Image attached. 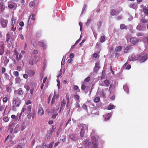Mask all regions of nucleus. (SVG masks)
Here are the masks:
<instances>
[{
  "label": "nucleus",
  "instance_id": "obj_1",
  "mask_svg": "<svg viewBox=\"0 0 148 148\" xmlns=\"http://www.w3.org/2000/svg\"><path fill=\"white\" fill-rule=\"evenodd\" d=\"M147 58V54L144 53L140 54V55H136L135 57L136 60H139L140 62H145Z\"/></svg>",
  "mask_w": 148,
  "mask_h": 148
},
{
  "label": "nucleus",
  "instance_id": "obj_2",
  "mask_svg": "<svg viewBox=\"0 0 148 148\" xmlns=\"http://www.w3.org/2000/svg\"><path fill=\"white\" fill-rule=\"evenodd\" d=\"M59 105H56L55 107H54L53 109L52 113L54 114L52 115L51 117L53 119L56 118V116L58 115V111L59 109Z\"/></svg>",
  "mask_w": 148,
  "mask_h": 148
},
{
  "label": "nucleus",
  "instance_id": "obj_3",
  "mask_svg": "<svg viewBox=\"0 0 148 148\" xmlns=\"http://www.w3.org/2000/svg\"><path fill=\"white\" fill-rule=\"evenodd\" d=\"M13 103L15 105L16 107H19L21 103V100L18 97H14L13 99Z\"/></svg>",
  "mask_w": 148,
  "mask_h": 148
},
{
  "label": "nucleus",
  "instance_id": "obj_4",
  "mask_svg": "<svg viewBox=\"0 0 148 148\" xmlns=\"http://www.w3.org/2000/svg\"><path fill=\"white\" fill-rule=\"evenodd\" d=\"M38 44L43 49H46L47 48L46 44L43 40H41L38 42Z\"/></svg>",
  "mask_w": 148,
  "mask_h": 148
},
{
  "label": "nucleus",
  "instance_id": "obj_5",
  "mask_svg": "<svg viewBox=\"0 0 148 148\" xmlns=\"http://www.w3.org/2000/svg\"><path fill=\"white\" fill-rule=\"evenodd\" d=\"M8 22L7 20L2 18L1 22V24L2 27L3 28L6 27L7 26Z\"/></svg>",
  "mask_w": 148,
  "mask_h": 148
},
{
  "label": "nucleus",
  "instance_id": "obj_6",
  "mask_svg": "<svg viewBox=\"0 0 148 148\" xmlns=\"http://www.w3.org/2000/svg\"><path fill=\"white\" fill-rule=\"evenodd\" d=\"M16 4L12 1H9L8 2V6L9 8L12 9L16 5Z\"/></svg>",
  "mask_w": 148,
  "mask_h": 148
},
{
  "label": "nucleus",
  "instance_id": "obj_7",
  "mask_svg": "<svg viewBox=\"0 0 148 148\" xmlns=\"http://www.w3.org/2000/svg\"><path fill=\"white\" fill-rule=\"evenodd\" d=\"M35 16V14H33L29 16L28 21V24L29 25H31L32 22H29L30 21V19H31V20L34 21L35 20V18L34 17Z\"/></svg>",
  "mask_w": 148,
  "mask_h": 148
},
{
  "label": "nucleus",
  "instance_id": "obj_8",
  "mask_svg": "<svg viewBox=\"0 0 148 148\" xmlns=\"http://www.w3.org/2000/svg\"><path fill=\"white\" fill-rule=\"evenodd\" d=\"M66 99H67L68 102H67V103L66 104V110H67L68 113L69 114V112L70 110L71 106H70V105L68 103V102H69V98L68 97L67 98V95H66Z\"/></svg>",
  "mask_w": 148,
  "mask_h": 148
},
{
  "label": "nucleus",
  "instance_id": "obj_9",
  "mask_svg": "<svg viewBox=\"0 0 148 148\" xmlns=\"http://www.w3.org/2000/svg\"><path fill=\"white\" fill-rule=\"evenodd\" d=\"M129 7L130 8L136 10L138 8V6L136 3L132 2L130 4Z\"/></svg>",
  "mask_w": 148,
  "mask_h": 148
},
{
  "label": "nucleus",
  "instance_id": "obj_10",
  "mask_svg": "<svg viewBox=\"0 0 148 148\" xmlns=\"http://www.w3.org/2000/svg\"><path fill=\"white\" fill-rule=\"evenodd\" d=\"M130 42L134 45H135L138 42V40L136 38L133 37L131 38L130 40Z\"/></svg>",
  "mask_w": 148,
  "mask_h": 148
},
{
  "label": "nucleus",
  "instance_id": "obj_11",
  "mask_svg": "<svg viewBox=\"0 0 148 148\" xmlns=\"http://www.w3.org/2000/svg\"><path fill=\"white\" fill-rule=\"evenodd\" d=\"M38 115L41 116L44 114V112L43 108L42 107L39 108L38 112Z\"/></svg>",
  "mask_w": 148,
  "mask_h": 148
},
{
  "label": "nucleus",
  "instance_id": "obj_12",
  "mask_svg": "<svg viewBox=\"0 0 148 148\" xmlns=\"http://www.w3.org/2000/svg\"><path fill=\"white\" fill-rule=\"evenodd\" d=\"M112 115L111 113H109L107 114L104 115L103 117L105 121H108Z\"/></svg>",
  "mask_w": 148,
  "mask_h": 148
},
{
  "label": "nucleus",
  "instance_id": "obj_13",
  "mask_svg": "<svg viewBox=\"0 0 148 148\" xmlns=\"http://www.w3.org/2000/svg\"><path fill=\"white\" fill-rule=\"evenodd\" d=\"M70 137L72 140L73 141H75L77 139V135L75 134H72L70 135Z\"/></svg>",
  "mask_w": 148,
  "mask_h": 148
},
{
  "label": "nucleus",
  "instance_id": "obj_14",
  "mask_svg": "<svg viewBox=\"0 0 148 148\" xmlns=\"http://www.w3.org/2000/svg\"><path fill=\"white\" fill-rule=\"evenodd\" d=\"M52 131L48 132L45 136V139H49L50 138V136L52 135Z\"/></svg>",
  "mask_w": 148,
  "mask_h": 148
},
{
  "label": "nucleus",
  "instance_id": "obj_15",
  "mask_svg": "<svg viewBox=\"0 0 148 148\" xmlns=\"http://www.w3.org/2000/svg\"><path fill=\"white\" fill-rule=\"evenodd\" d=\"M28 75L30 76H33L35 74V72L33 70H30L28 71L27 72Z\"/></svg>",
  "mask_w": 148,
  "mask_h": 148
},
{
  "label": "nucleus",
  "instance_id": "obj_16",
  "mask_svg": "<svg viewBox=\"0 0 148 148\" xmlns=\"http://www.w3.org/2000/svg\"><path fill=\"white\" fill-rule=\"evenodd\" d=\"M132 46H129L126 47L124 49V52L125 53H128L132 49Z\"/></svg>",
  "mask_w": 148,
  "mask_h": 148
},
{
  "label": "nucleus",
  "instance_id": "obj_17",
  "mask_svg": "<svg viewBox=\"0 0 148 148\" xmlns=\"http://www.w3.org/2000/svg\"><path fill=\"white\" fill-rule=\"evenodd\" d=\"M14 55L15 56H16V60L17 61L19 60H20V58H18V54H19L18 53V52L16 50H15L14 51Z\"/></svg>",
  "mask_w": 148,
  "mask_h": 148
},
{
  "label": "nucleus",
  "instance_id": "obj_18",
  "mask_svg": "<svg viewBox=\"0 0 148 148\" xmlns=\"http://www.w3.org/2000/svg\"><path fill=\"white\" fill-rule=\"evenodd\" d=\"M115 88V86L113 84H111L109 88V91L110 93H111L112 90Z\"/></svg>",
  "mask_w": 148,
  "mask_h": 148
},
{
  "label": "nucleus",
  "instance_id": "obj_19",
  "mask_svg": "<svg viewBox=\"0 0 148 148\" xmlns=\"http://www.w3.org/2000/svg\"><path fill=\"white\" fill-rule=\"evenodd\" d=\"M106 38L105 36H101L99 39V41L100 42L103 43L105 41Z\"/></svg>",
  "mask_w": 148,
  "mask_h": 148
},
{
  "label": "nucleus",
  "instance_id": "obj_20",
  "mask_svg": "<svg viewBox=\"0 0 148 148\" xmlns=\"http://www.w3.org/2000/svg\"><path fill=\"white\" fill-rule=\"evenodd\" d=\"M27 117L28 119H30L32 117V118L34 119V116L33 115H32L31 112H29V113L27 115Z\"/></svg>",
  "mask_w": 148,
  "mask_h": 148
},
{
  "label": "nucleus",
  "instance_id": "obj_21",
  "mask_svg": "<svg viewBox=\"0 0 148 148\" xmlns=\"http://www.w3.org/2000/svg\"><path fill=\"white\" fill-rule=\"evenodd\" d=\"M85 134V130H84L83 128H82L81 132L80 133V136L81 137H83L84 136Z\"/></svg>",
  "mask_w": 148,
  "mask_h": 148
},
{
  "label": "nucleus",
  "instance_id": "obj_22",
  "mask_svg": "<svg viewBox=\"0 0 148 148\" xmlns=\"http://www.w3.org/2000/svg\"><path fill=\"white\" fill-rule=\"evenodd\" d=\"M120 28L121 29H127V27L124 24H122L120 25Z\"/></svg>",
  "mask_w": 148,
  "mask_h": 148
},
{
  "label": "nucleus",
  "instance_id": "obj_23",
  "mask_svg": "<svg viewBox=\"0 0 148 148\" xmlns=\"http://www.w3.org/2000/svg\"><path fill=\"white\" fill-rule=\"evenodd\" d=\"M100 64L99 63V62H97L96 63L95 66V68L94 69L95 70L96 69V68H97L98 69L97 70H98L100 68V66H99Z\"/></svg>",
  "mask_w": 148,
  "mask_h": 148
},
{
  "label": "nucleus",
  "instance_id": "obj_24",
  "mask_svg": "<svg viewBox=\"0 0 148 148\" xmlns=\"http://www.w3.org/2000/svg\"><path fill=\"white\" fill-rule=\"evenodd\" d=\"M0 9L2 12H3L5 10L4 5L2 3L0 4Z\"/></svg>",
  "mask_w": 148,
  "mask_h": 148
},
{
  "label": "nucleus",
  "instance_id": "obj_25",
  "mask_svg": "<svg viewBox=\"0 0 148 148\" xmlns=\"http://www.w3.org/2000/svg\"><path fill=\"white\" fill-rule=\"evenodd\" d=\"M104 83L105 84L106 86L108 87L110 85V82L108 80L106 79L104 81Z\"/></svg>",
  "mask_w": 148,
  "mask_h": 148
},
{
  "label": "nucleus",
  "instance_id": "obj_26",
  "mask_svg": "<svg viewBox=\"0 0 148 148\" xmlns=\"http://www.w3.org/2000/svg\"><path fill=\"white\" fill-rule=\"evenodd\" d=\"M123 89L127 93L129 92V90L128 87L126 85H124L123 86Z\"/></svg>",
  "mask_w": 148,
  "mask_h": 148
},
{
  "label": "nucleus",
  "instance_id": "obj_27",
  "mask_svg": "<svg viewBox=\"0 0 148 148\" xmlns=\"http://www.w3.org/2000/svg\"><path fill=\"white\" fill-rule=\"evenodd\" d=\"M88 126L87 125L85 124H83L82 125V128H83L84 130H85V129H86L87 131H88Z\"/></svg>",
  "mask_w": 148,
  "mask_h": 148
},
{
  "label": "nucleus",
  "instance_id": "obj_28",
  "mask_svg": "<svg viewBox=\"0 0 148 148\" xmlns=\"http://www.w3.org/2000/svg\"><path fill=\"white\" fill-rule=\"evenodd\" d=\"M122 48L121 46L117 47L116 48L115 50L116 51H121Z\"/></svg>",
  "mask_w": 148,
  "mask_h": 148
},
{
  "label": "nucleus",
  "instance_id": "obj_29",
  "mask_svg": "<svg viewBox=\"0 0 148 148\" xmlns=\"http://www.w3.org/2000/svg\"><path fill=\"white\" fill-rule=\"evenodd\" d=\"M110 13L112 15L114 16L116 14V10L114 9H112L111 10Z\"/></svg>",
  "mask_w": 148,
  "mask_h": 148
},
{
  "label": "nucleus",
  "instance_id": "obj_30",
  "mask_svg": "<svg viewBox=\"0 0 148 148\" xmlns=\"http://www.w3.org/2000/svg\"><path fill=\"white\" fill-rule=\"evenodd\" d=\"M81 88V89L83 90H84L86 88L88 89L90 88L88 86H86L84 84H82V85Z\"/></svg>",
  "mask_w": 148,
  "mask_h": 148
},
{
  "label": "nucleus",
  "instance_id": "obj_31",
  "mask_svg": "<svg viewBox=\"0 0 148 148\" xmlns=\"http://www.w3.org/2000/svg\"><path fill=\"white\" fill-rule=\"evenodd\" d=\"M115 106H114L113 105L110 104L109 106H108V110H110L114 108Z\"/></svg>",
  "mask_w": 148,
  "mask_h": 148
},
{
  "label": "nucleus",
  "instance_id": "obj_32",
  "mask_svg": "<svg viewBox=\"0 0 148 148\" xmlns=\"http://www.w3.org/2000/svg\"><path fill=\"white\" fill-rule=\"evenodd\" d=\"M66 103V102L65 100L63 99L61 103V106L62 107H63L65 106Z\"/></svg>",
  "mask_w": 148,
  "mask_h": 148
},
{
  "label": "nucleus",
  "instance_id": "obj_33",
  "mask_svg": "<svg viewBox=\"0 0 148 148\" xmlns=\"http://www.w3.org/2000/svg\"><path fill=\"white\" fill-rule=\"evenodd\" d=\"M135 56H134V55H132L129 58V60L130 61H132L134 60H136L135 58Z\"/></svg>",
  "mask_w": 148,
  "mask_h": 148
},
{
  "label": "nucleus",
  "instance_id": "obj_34",
  "mask_svg": "<svg viewBox=\"0 0 148 148\" xmlns=\"http://www.w3.org/2000/svg\"><path fill=\"white\" fill-rule=\"evenodd\" d=\"M18 93L19 95H21L23 94V91L21 88H20L18 90Z\"/></svg>",
  "mask_w": 148,
  "mask_h": 148
},
{
  "label": "nucleus",
  "instance_id": "obj_35",
  "mask_svg": "<svg viewBox=\"0 0 148 148\" xmlns=\"http://www.w3.org/2000/svg\"><path fill=\"white\" fill-rule=\"evenodd\" d=\"M32 107L31 105H28L27 107V110L28 112H30L31 111Z\"/></svg>",
  "mask_w": 148,
  "mask_h": 148
},
{
  "label": "nucleus",
  "instance_id": "obj_36",
  "mask_svg": "<svg viewBox=\"0 0 148 148\" xmlns=\"http://www.w3.org/2000/svg\"><path fill=\"white\" fill-rule=\"evenodd\" d=\"M16 19L13 16L12 18V24H14V25H15V23L16 21Z\"/></svg>",
  "mask_w": 148,
  "mask_h": 148
},
{
  "label": "nucleus",
  "instance_id": "obj_37",
  "mask_svg": "<svg viewBox=\"0 0 148 148\" xmlns=\"http://www.w3.org/2000/svg\"><path fill=\"white\" fill-rule=\"evenodd\" d=\"M4 52V49L2 47H1L0 49V55H3Z\"/></svg>",
  "mask_w": 148,
  "mask_h": 148
},
{
  "label": "nucleus",
  "instance_id": "obj_38",
  "mask_svg": "<svg viewBox=\"0 0 148 148\" xmlns=\"http://www.w3.org/2000/svg\"><path fill=\"white\" fill-rule=\"evenodd\" d=\"M143 10L144 12L147 14V15H148V9H147L146 8H144L143 9Z\"/></svg>",
  "mask_w": 148,
  "mask_h": 148
},
{
  "label": "nucleus",
  "instance_id": "obj_39",
  "mask_svg": "<svg viewBox=\"0 0 148 148\" xmlns=\"http://www.w3.org/2000/svg\"><path fill=\"white\" fill-rule=\"evenodd\" d=\"M100 100V98L99 97H96L94 99V102L95 103L98 102Z\"/></svg>",
  "mask_w": 148,
  "mask_h": 148
},
{
  "label": "nucleus",
  "instance_id": "obj_40",
  "mask_svg": "<svg viewBox=\"0 0 148 148\" xmlns=\"http://www.w3.org/2000/svg\"><path fill=\"white\" fill-rule=\"evenodd\" d=\"M55 95V93H54V96H53V97L52 99V100H51V102L52 105L54 103L55 101V96H54Z\"/></svg>",
  "mask_w": 148,
  "mask_h": 148
},
{
  "label": "nucleus",
  "instance_id": "obj_41",
  "mask_svg": "<svg viewBox=\"0 0 148 148\" xmlns=\"http://www.w3.org/2000/svg\"><path fill=\"white\" fill-rule=\"evenodd\" d=\"M34 59L32 58H31L29 60V64L31 65H32L33 64Z\"/></svg>",
  "mask_w": 148,
  "mask_h": 148
},
{
  "label": "nucleus",
  "instance_id": "obj_42",
  "mask_svg": "<svg viewBox=\"0 0 148 148\" xmlns=\"http://www.w3.org/2000/svg\"><path fill=\"white\" fill-rule=\"evenodd\" d=\"M54 143V142H51L48 145V148H52Z\"/></svg>",
  "mask_w": 148,
  "mask_h": 148
},
{
  "label": "nucleus",
  "instance_id": "obj_43",
  "mask_svg": "<svg viewBox=\"0 0 148 148\" xmlns=\"http://www.w3.org/2000/svg\"><path fill=\"white\" fill-rule=\"evenodd\" d=\"M12 28H11V30L13 32H14L16 29V27H14V24H12Z\"/></svg>",
  "mask_w": 148,
  "mask_h": 148
},
{
  "label": "nucleus",
  "instance_id": "obj_44",
  "mask_svg": "<svg viewBox=\"0 0 148 148\" xmlns=\"http://www.w3.org/2000/svg\"><path fill=\"white\" fill-rule=\"evenodd\" d=\"M4 75H5V78L6 79L9 80V76L7 73H4Z\"/></svg>",
  "mask_w": 148,
  "mask_h": 148
},
{
  "label": "nucleus",
  "instance_id": "obj_45",
  "mask_svg": "<svg viewBox=\"0 0 148 148\" xmlns=\"http://www.w3.org/2000/svg\"><path fill=\"white\" fill-rule=\"evenodd\" d=\"M35 4V3L33 1H31L29 3V5L31 7H32L34 6Z\"/></svg>",
  "mask_w": 148,
  "mask_h": 148
},
{
  "label": "nucleus",
  "instance_id": "obj_46",
  "mask_svg": "<svg viewBox=\"0 0 148 148\" xmlns=\"http://www.w3.org/2000/svg\"><path fill=\"white\" fill-rule=\"evenodd\" d=\"M90 79V78L89 76H88L85 79L84 81L87 82H88Z\"/></svg>",
  "mask_w": 148,
  "mask_h": 148
},
{
  "label": "nucleus",
  "instance_id": "obj_47",
  "mask_svg": "<svg viewBox=\"0 0 148 148\" xmlns=\"http://www.w3.org/2000/svg\"><path fill=\"white\" fill-rule=\"evenodd\" d=\"M3 119V120L5 122H8L9 121V118L7 116L4 117Z\"/></svg>",
  "mask_w": 148,
  "mask_h": 148
},
{
  "label": "nucleus",
  "instance_id": "obj_48",
  "mask_svg": "<svg viewBox=\"0 0 148 148\" xmlns=\"http://www.w3.org/2000/svg\"><path fill=\"white\" fill-rule=\"evenodd\" d=\"M24 87L26 89V90L27 91L30 90V87L29 86L27 85H25L24 86Z\"/></svg>",
  "mask_w": 148,
  "mask_h": 148
},
{
  "label": "nucleus",
  "instance_id": "obj_49",
  "mask_svg": "<svg viewBox=\"0 0 148 148\" xmlns=\"http://www.w3.org/2000/svg\"><path fill=\"white\" fill-rule=\"evenodd\" d=\"M16 82L18 83H19L21 82V79L19 77L16 78L15 79Z\"/></svg>",
  "mask_w": 148,
  "mask_h": 148
},
{
  "label": "nucleus",
  "instance_id": "obj_50",
  "mask_svg": "<svg viewBox=\"0 0 148 148\" xmlns=\"http://www.w3.org/2000/svg\"><path fill=\"white\" fill-rule=\"evenodd\" d=\"M8 100V99L6 97H4L3 99V103H6Z\"/></svg>",
  "mask_w": 148,
  "mask_h": 148
},
{
  "label": "nucleus",
  "instance_id": "obj_51",
  "mask_svg": "<svg viewBox=\"0 0 148 148\" xmlns=\"http://www.w3.org/2000/svg\"><path fill=\"white\" fill-rule=\"evenodd\" d=\"M53 96V95L51 94H50L48 99V103H49L50 101V99Z\"/></svg>",
  "mask_w": 148,
  "mask_h": 148
},
{
  "label": "nucleus",
  "instance_id": "obj_52",
  "mask_svg": "<svg viewBox=\"0 0 148 148\" xmlns=\"http://www.w3.org/2000/svg\"><path fill=\"white\" fill-rule=\"evenodd\" d=\"M13 74L15 76L17 77L18 76L19 73L18 71H14L13 72Z\"/></svg>",
  "mask_w": 148,
  "mask_h": 148
},
{
  "label": "nucleus",
  "instance_id": "obj_53",
  "mask_svg": "<svg viewBox=\"0 0 148 148\" xmlns=\"http://www.w3.org/2000/svg\"><path fill=\"white\" fill-rule=\"evenodd\" d=\"M5 60L4 61V62L6 63H8L9 61V59L7 58V57H5Z\"/></svg>",
  "mask_w": 148,
  "mask_h": 148
},
{
  "label": "nucleus",
  "instance_id": "obj_54",
  "mask_svg": "<svg viewBox=\"0 0 148 148\" xmlns=\"http://www.w3.org/2000/svg\"><path fill=\"white\" fill-rule=\"evenodd\" d=\"M79 25L80 26V31H82V23L81 22H79Z\"/></svg>",
  "mask_w": 148,
  "mask_h": 148
},
{
  "label": "nucleus",
  "instance_id": "obj_55",
  "mask_svg": "<svg viewBox=\"0 0 148 148\" xmlns=\"http://www.w3.org/2000/svg\"><path fill=\"white\" fill-rule=\"evenodd\" d=\"M34 91V89L33 88H32L30 90V92L31 94L30 96H32L33 95V92Z\"/></svg>",
  "mask_w": 148,
  "mask_h": 148
},
{
  "label": "nucleus",
  "instance_id": "obj_56",
  "mask_svg": "<svg viewBox=\"0 0 148 148\" xmlns=\"http://www.w3.org/2000/svg\"><path fill=\"white\" fill-rule=\"evenodd\" d=\"M23 77L24 78L27 79L28 78V75L26 74H25L23 75Z\"/></svg>",
  "mask_w": 148,
  "mask_h": 148
},
{
  "label": "nucleus",
  "instance_id": "obj_57",
  "mask_svg": "<svg viewBox=\"0 0 148 148\" xmlns=\"http://www.w3.org/2000/svg\"><path fill=\"white\" fill-rule=\"evenodd\" d=\"M82 107L85 110H86L87 109V106L85 104H84V105H83V106H82Z\"/></svg>",
  "mask_w": 148,
  "mask_h": 148
},
{
  "label": "nucleus",
  "instance_id": "obj_58",
  "mask_svg": "<svg viewBox=\"0 0 148 148\" xmlns=\"http://www.w3.org/2000/svg\"><path fill=\"white\" fill-rule=\"evenodd\" d=\"M4 106H0V111H2L4 108Z\"/></svg>",
  "mask_w": 148,
  "mask_h": 148
},
{
  "label": "nucleus",
  "instance_id": "obj_59",
  "mask_svg": "<svg viewBox=\"0 0 148 148\" xmlns=\"http://www.w3.org/2000/svg\"><path fill=\"white\" fill-rule=\"evenodd\" d=\"M74 97L75 99H76L77 100H79V96L78 95H75L74 96Z\"/></svg>",
  "mask_w": 148,
  "mask_h": 148
},
{
  "label": "nucleus",
  "instance_id": "obj_60",
  "mask_svg": "<svg viewBox=\"0 0 148 148\" xmlns=\"http://www.w3.org/2000/svg\"><path fill=\"white\" fill-rule=\"evenodd\" d=\"M143 33H142L138 32V33L136 34V36H143Z\"/></svg>",
  "mask_w": 148,
  "mask_h": 148
},
{
  "label": "nucleus",
  "instance_id": "obj_61",
  "mask_svg": "<svg viewBox=\"0 0 148 148\" xmlns=\"http://www.w3.org/2000/svg\"><path fill=\"white\" fill-rule=\"evenodd\" d=\"M20 26L21 27H23L24 26V23L23 21L21 22L19 24Z\"/></svg>",
  "mask_w": 148,
  "mask_h": 148
},
{
  "label": "nucleus",
  "instance_id": "obj_62",
  "mask_svg": "<svg viewBox=\"0 0 148 148\" xmlns=\"http://www.w3.org/2000/svg\"><path fill=\"white\" fill-rule=\"evenodd\" d=\"M1 71L2 73H3L5 72L6 69L5 68L3 67L2 68Z\"/></svg>",
  "mask_w": 148,
  "mask_h": 148
},
{
  "label": "nucleus",
  "instance_id": "obj_63",
  "mask_svg": "<svg viewBox=\"0 0 148 148\" xmlns=\"http://www.w3.org/2000/svg\"><path fill=\"white\" fill-rule=\"evenodd\" d=\"M74 56V54L73 53H71L69 55V58H73Z\"/></svg>",
  "mask_w": 148,
  "mask_h": 148
},
{
  "label": "nucleus",
  "instance_id": "obj_64",
  "mask_svg": "<svg viewBox=\"0 0 148 148\" xmlns=\"http://www.w3.org/2000/svg\"><path fill=\"white\" fill-rule=\"evenodd\" d=\"M79 89V87L78 86L75 85L74 86L73 89L75 90H76Z\"/></svg>",
  "mask_w": 148,
  "mask_h": 148
}]
</instances>
